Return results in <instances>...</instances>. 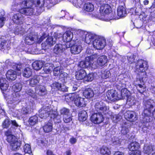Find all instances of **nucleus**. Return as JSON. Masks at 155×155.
<instances>
[{
	"label": "nucleus",
	"instance_id": "nucleus-54",
	"mask_svg": "<svg viewBox=\"0 0 155 155\" xmlns=\"http://www.w3.org/2000/svg\"><path fill=\"white\" fill-rule=\"evenodd\" d=\"M24 150L25 153L29 154L31 152L30 146L28 144L25 145L24 147Z\"/></svg>",
	"mask_w": 155,
	"mask_h": 155
},
{
	"label": "nucleus",
	"instance_id": "nucleus-25",
	"mask_svg": "<svg viewBox=\"0 0 155 155\" xmlns=\"http://www.w3.org/2000/svg\"><path fill=\"white\" fill-rule=\"evenodd\" d=\"M129 92L126 88H123L121 91L120 95H118V99H124L127 98L129 95Z\"/></svg>",
	"mask_w": 155,
	"mask_h": 155
},
{
	"label": "nucleus",
	"instance_id": "nucleus-11",
	"mask_svg": "<svg viewBox=\"0 0 155 155\" xmlns=\"http://www.w3.org/2000/svg\"><path fill=\"white\" fill-rule=\"evenodd\" d=\"M106 95L107 98L111 101H115L118 99V95H117V92L113 90L107 91Z\"/></svg>",
	"mask_w": 155,
	"mask_h": 155
},
{
	"label": "nucleus",
	"instance_id": "nucleus-58",
	"mask_svg": "<svg viewBox=\"0 0 155 155\" xmlns=\"http://www.w3.org/2000/svg\"><path fill=\"white\" fill-rule=\"evenodd\" d=\"M11 123L12 128L14 129H16L19 126V125L15 120H11Z\"/></svg>",
	"mask_w": 155,
	"mask_h": 155
},
{
	"label": "nucleus",
	"instance_id": "nucleus-18",
	"mask_svg": "<svg viewBox=\"0 0 155 155\" xmlns=\"http://www.w3.org/2000/svg\"><path fill=\"white\" fill-rule=\"evenodd\" d=\"M155 147L151 144H145L143 148V152L144 153L149 154L154 150Z\"/></svg>",
	"mask_w": 155,
	"mask_h": 155
},
{
	"label": "nucleus",
	"instance_id": "nucleus-22",
	"mask_svg": "<svg viewBox=\"0 0 155 155\" xmlns=\"http://www.w3.org/2000/svg\"><path fill=\"white\" fill-rule=\"evenodd\" d=\"M84 96L87 98H90L93 97L94 93L93 90L91 88H86L83 92Z\"/></svg>",
	"mask_w": 155,
	"mask_h": 155
},
{
	"label": "nucleus",
	"instance_id": "nucleus-60",
	"mask_svg": "<svg viewBox=\"0 0 155 155\" xmlns=\"http://www.w3.org/2000/svg\"><path fill=\"white\" fill-rule=\"evenodd\" d=\"M137 86H138L141 89H137V90L139 93H142L144 91L145 88L142 85L139 84H137Z\"/></svg>",
	"mask_w": 155,
	"mask_h": 155
},
{
	"label": "nucleus",
	"instance_id": "nucleus-32",
	"mask_svg": "<svg viewBox=\"0 0 155 155\" xmlns=\"http://www.w3.org/2000/svg\"><path fill=\"white\" fill-rule=\"evenodd\" d=\"M34 2L31 0H24L21 3V7L25 8H30L32 6Z\"/></svg>",
	"mask_w": 155,
	"mask_h": 155
},
{
	"label": "nucleus",
	"instance_id": "nucleus-62",
	"mask_svg": "<svg viewBox=\"0 0 155 155\" xmlns=\"http://www.w3.org/2000/svg\"><path fill=\"white\" fill-rule=\"evenodd\" d=\"M0 50L4 48V45L5 44L6 41L3 39L0 38Z\"/></svg>",
	"mask_w": 155,
	"mask_h": 155
},
{
	"label": "nucleus",
	"instance_id": "nucleus-48",
	"mask_svg": "<svg viewBox=\"0 0 155 155\" xmlns=\"http://www.w3.org/2000/svg\"><path fill=\"white\" fill-rule=\"evenodd\" d=\"M11 124V120L9 119H6L3 122L2 126L4 128H7L9 127Z\"/></svg>",
	"mask_w": 155,
	"mask_h": 155
},
{
	"label": "nucleus",
	"instance_id": "nucleus-53",
	"mask_svg": "<svg viewBox=\"0 0 155 155\" xmlns=\"http://www.w3.org/2000/svg\"><path fill=\"white\" fill-rule=\"evenodd\" d=\"M12 67L14 69L20 71L22 68V65L20 63H14L13 64Z\"/></svg>",
	"mask_w": 155,
	"mask_h": 155
},
{
	"label": "nucleus",
	"instance_id": "nucleus-31",
	"mask_svg": "<svg viewBox=\"0 0 155 155\" xmlns=\"http://www.w3.org/2000/svg\"><path fill=\"white\" fill-rule=\"evenodd\" d=\"M79 120L82 122L85 121L87 117V113L85 110L81 111L79 114Z\"/></svg>",
	"mask_w": 155,
	"mask_h": 155
},
{
	"label": "nucleus",
	"instance_id": "nucleus-42",
	"mask_svg": "<svg viewBox=\"0 0 155 155\" xmlns=\"http://www.w3.org/2000/svg\"><path fill=\"white\" fill-rule=\"evenodd\" d=\"M5 12L1 11L0 13V27H2L4 25L6 20L5 18L4 17Z\"/></svg>",
	"mask_w": 155,
	"mask_h": 155
},
{
	"label": "nucleus",
	"instance_id": "nucleus-37",
	"mask_svg": "<svg viewBox=\"0 0 155 155\" xmlns=\"http://www.w3.org/2000/svg\"><path fill=\"white\" fill-rule=\"evenodd\" d=\"M52 124L51 122H48L43 127L44 131L46 133L51 132L52 130Z\"/></svg>",
	"mask_w": 155,
	"mask_h": 155
},
{
	"label": "nucleus",
	"instance_id": "nucleus-1",
	"mask_svg": "<svg viewBox=\"0 0 155 155\" xmlns=\"http://www.w3.org/2000/svg\"><path fill=\"white\" fill-rule=\"evenodd\" d=\"M96 110L99 113L92 114L91 119L92 122L94 124H100L103 121L104 118L101 113L104 112L107 110L105 104L102 102L97 103L95 105Z\"/></svg>",
	"mask_w": 155,
	"mask_h": 155
},
{
	"label": "nucleus",
	"instance_id": "nucleus-61",
	"mask_svg": "<svg viewBox=\"0 0 155 155\" xmlns=\"http://www.w3.org/2000/svg\"><path fill=\"white\" fill-rule=\"evenodd\" d=\"M9 85L7 83H5L2 84V86H0V88L2 90H6L8 87Z\"/></svg>",
	"mask_w": 155,
	"mask_h": 155
},
{
	"label": "nucleus",
	"instance_id": "nucleus-43",
	"mask_svg": "<svg viewBox=\"0 0 155 155\" xmlns=\"http://www.w3.org/2000/svg\"><path fill=\"white\" fill-rule=\"evenodd\" d=\"M76 95L74 94H68L65 96V100L67 102L74 101Z\"/></svg>",
	"mask_w": 155,
	"mask_h": 155
},
{
	"label": "nucleus",
	"instance_id": "nucleus-34",
	"mask_svg": "<svg viewBox=\"0 0 155 155\" xmlns=\"http://www.w3.org/2000/svg\"><path fill=\"white\" fill-rule=\"evenodd\" d=\"M137 72H138V74L140 83L143 82L147 76L146 71H137Z\"/></svg>",
	"mask_w": 155,
	"mask_h": 155
},
{
	"label": "nucleus",
	"instance_id": "nucleus-40",
	"mask_svg": "<svg viewBox=\"0 0 155 155\" xmlns=\"http://www.w3.org/2000/svg\"><path fill=\"white\" fill-rule=\"evenodd\" d=\"M28 122L31 125L33 126L38 123V118L36 115L32 116L29 119Z\"/></svg>",
	"mask_w": 155,
	"mask_h": 155
},
{
	"label": "nucleus",
	"instance_id": "nucleus-10",
	"mask_svg": "<svg viewBox=\"0 0 155 155\" xmlns=\"http://www.w3.org/2000/svg\"><path fill=\"white\" fill-rule=\"evenodd\" d=\"M107 61V57L104 55H102L99 57L97 60V64L96 62H94L93 63H95V65H96V68L98 67L99 66H102L105 65Z\"/></svg>",
	"mask_w": 155,
	"mask_h": 155
},
{
	"label": "nucleus",
	"instance_id": "nucleus-24",
	"mask_svg": "<svg viewBox=\"0 0 155 155\" xmlns=\"http://www.w3.org/2000/svg\"><path fill=\"white\" fill-rule=\"evenodd\" d=\"M35 93L38 95L42 96L45 95L46 93L45 87L43 86L37 87L35 88Z\"/></svg>",
	"mask_w": 155,
	"mask_h": 155
},
{
	"label": "nucleus",
	"instance_id": "nucleus-56",
	"mask_svg": "<svg viewBox=\"0 0 155 155\" xmlns=\"http://www.w3.org/2000/svg\"><path fill=\"white\" fill-rule=\"evenodd\" d=\"M54 120L55 123H59L61 122V116L60 115L56 114H54Z\"/></svg>",
	"mask_w": 155,
	"mask_h": 155
},
{
	"label": "nucleus",
	"instance_id": "nucleus-5",
	"mask_svg": "<svg viewBox=\"0 0 155 155\" xmlns=\"http://www.w3.org/2000/svg\"><path fill=\"white\" fill-rule=\"evenodd\" d=\"M93 45L97 50L102 49L106 45L105 40L103 37H98L93 41Z\"/></svg>",
	"mask_w": 155,
	"mask_h": 155
},
{
	"label": "nucleus",
	"instance_id": "nucleus-8",
	"mask_svg": "<svg viewBox=\"0 0 155 155\" xmlns=\"http://www.w3.org/2000/svg\"><path fill=\"white\" fill-rule=\"evenodd\" d=\"M124 115L126 119L131 122L135 121L137 119L136 113L134 111H127Z\"/></svg>",
	"mask_w": 155,
	"mask_h": 155
},
{
	"label": "nucleus",
	"instance_id": "nucleus-27",
	"mask_svg": "<svg viewBox=\"0 0 155 155\" xmlns=\"http://www.w3.org/2000/svg\"><path fill=\"white\" fill-rule=\"evenodd\" d=\"M129 126L125 124L123 125L121 131V134L125 135L126 137L128 138H130L129 137L130 136L129 134H128L129 132Z\"/></svg>",
	"mask_w": 155,
	"mask_h": 155
},
{
	"label": "nucleus",
	"instance_id": "nucleus-14",
	"mask_svg": "<svg viewBox=\"0 0 155 155\" xmlns=\"http://www.w3.org/2000/svg\"><path fill=\"white\" fill-rule=\"evenodd\" d=\"M35 9L31 8H25L19 10V12L27 15H34Z\"/></svg>",
	"mask_w": 155,
	"mask_h": 155
},
{
	"label": "nucleus",
	"instance_id": "nucleus-23",
	"mask_svg": "<svg viewBox=\"0 0 155 155\" xmlns=\"http://www.w3.org/2000/svg\"><path fill=\"white\" fill-rule=\"evenodd\" d=\"M43 66V63L41 61H35L32 64L33 69L37 71L41 69Z\"/></svg>",
	"mask_w": 155,
	"mask_h": 155
},
{
	"label": "nucleus",
	"instance_id": "nucleus-3",
	"mask_svg": "<svg viewBox=\"0 0 155 155\" xmlns=\"http://www.w3.org/2000/svg\"><path fill=\"white\" fill-rule=\"evenodd\" d=\"M93 58V56L87 57L84 61L79 62V66L82 68H86L89 66L95 68L96 65H95V63H92L93 61L92 59Z\"/></svg>",
	"mask_w": 155,
	"mask_h": 155
},
{
	"label": "nucleus",
	"instance_id": "nucleus-21",
	"mask_svg": "<svg viewBox=\"0 0 155 155\" xmlns=\"http://www.w3.org/2000/svg\"><path fill=\"white\" fill-rule=\"evenodd\" d=\"M82 48L81 45L74 44L71 48V52L72 54H78L81 52Z\"/></svg>",
	"mask_w": 155,
	"mask_h": 155
},
{
	"label": "nucleus",
	"instance_id": "nucleus-4",
	"mask_svg": "<svg viewBox=\"0 0 155 155\" xmlns=\"http://www.w3.org/2000/svg\"><path fill=\"white\" fill-rule=\"evenodd\" d=\"M53 111L50 109V106H44L39 110V116L41 118L45 119L50 114H52Z\"/></svg>",
	"mask_w": 155,
	"mask_h": 155
},
{
	"label": "nucleus",
	"instance_id": "nucleus-64",
	"mask_svg": "<svg viewBox=\"0 0 155 155\" xmlns=\"http://www.w3.org/2000/svg\"><path fill=\"white\" fill-rule=\"evenodd\" d=\"M114 118H115V122H117L120 120L122 118V117L120 115H115V117H114Z\"/></svg>",
	"mask_w": 155,
	"mask_h": 155
},
{
	"label": "nucleus",
	"instance_id": "nucleus-52",
	"mask_svg": "<svg viewBox=\"0 0 155 155\" xmlns=\"http://www.w3.org/2000/svg\"><path fill=\"white\" fill-rule=\"evenodd\" d=\"M53 73L54 75L55 76L59 75L60 74H62V71L60 67L59 66L55 68H54Z\"/></svg>",
	"mask_w": 155,
	"mask_h": 155
},
{
	"label": "nucleus",
	"instance_id": "nucleus-57",
	"mask_svg": "<svg viewBox=\"0 0 155 155\" xmlns=\"http://www.w3.org/2000/svg\"><path fill=\"white\" fill-rule=\"evenodd\" d=\"M22 31H23V29L20 26L18 25L16 28L15 30V33L16 34L17 33H18V34H21L23 32Z\"/></svg>",
	"mask_w": 155,
	"mask_h": 155
},
{
	"label": "nucleus",
	"instance_id": "nucleus-7",
	"mask_svg": "<svg viewBox=\"0 0 155 155\" xmlns=\"http://www.w3.org/2000/svg\"><path fill=\"white\" fill-rule=\"evenodd\" d=\"M38 39V36L33 32H31L27 34L25 38V41L27 44L30 45L37 41Z\"/></svg>",
	"mask_w": 155,
	"mask_h": 155
},
{
	"label": "nucleus",
	"instance_id": "nucleus-63",
	"mask_svg": "<svg viewBox=\"0 0 155 155\" xmlns=\"http://www.w3.org/2000/svg\"><path fill=\"white\" fill-rule=\"evenodd\" d=\"M8 81L4 78L0 76V86H2V84L5 83H7Z\"/></svg>",
	"mask_w": 155,
	"mask_h": 155
},
{
	"label": "nucleus",
	"instance_id": "nucleus-12",
	"mask_svg": "<svg viewBox=\"0 0 155 155\" xmlns=\"http://www.w3.org/2000/svg\"><path fill=\"white\" fill-rule=\"evenodd\" d=\"M6 77L9 81H14L17 78L16 72L12 70L8 71L6 74Z\"/></svg>",
	"mask_w": 155,
	"mask_h": 155
},
{
	"label": "nucleus",
	"instance_id": "nucleus-19",
	"mask_svg": "<svg viewBox=\"0 0 155 155\" xmlns=\"http://www.w3.org/2000/svg\"><path fill=\"white\" fill-rule=\"evenodd\" d=\"M111 11L110 7L108 4H104L100 7V11L103 15L110 13Z\"/></svg>",
	"mask_w": 155,
	"mask_h": 155
},
{
	"label": "nucleus",
	"instance_id": "nucleus-20",
	"mask_svg": "<svg viewBox=\"0 0 155 155\" xmlns=\"http://www.w3.org/2000/svg\"><path fill=\"white\" fill-rule=\"evenodd\" d=\"M118 15L120 17L125 16L127 14V11L125 7L122 5H120L117 9Z\"/></svg>",
	"mask_w": 155,
	"mask_h": 155
},
{
	"label": "nucleus",
	"instance_id": "nucleus-38",
	"mask_svg": "<svg viewBox=\"0 0 155 155\" xmlns=\"http://www.w3.org/2000/svg\"><path fill=\"white\" fill-rule=\"evenodd\" d=\"M25 93L33 98L37 99L38 98V95H36L35 93V91H34L31 89L27 90L25 91Z\"/></svg>",
	"mask_w": 155,
	"mask_h": 155
},
{
	"label": "nucleus",
	"instance_id": "nucleus-26",
	"mask_svg": "<svg viewBox=\"0 0 155 155\" xmlns=\"http://www.w3.org/2000/svg\"><path fill=\"white\" fill-rule=\"evenodd\" d=\"M73 37L72 33L70 31H67L65 32L63 35V38L65 41H71Z\"/></svg>",
	"mask_w": 155,
	"mask_h": 155
},
{
	"label": "nucleus",
	"instance_id": "nucleus-28",
	"mask_svg": "<svg viewBox=\"0 0 155 155\" xmlns=\"http://www.w3.org/2000/svg\"><path fill=\"white\" fill-rule=\"evenodd\" d=\"M139 147V144L136 141H134L131 143L129 145L128 148L130 150L135 151V152H136L138 151Z\"/></svg>",
	"mask_w": 155,
	"mask_h": 155
},
{
	"label": "nucleus",
	"instance_id": "nucleus-17",
	"mask_svg": "<svg viewBox=\"0 0 155 155\" xmlns=\"http://www.w3.org/2000/svg\"><path fill=\"white\" fill-rule=\"evenodd\" d=\"M86 75L85 71L84 69H81L76 72L75 76L76 79L79 80L84 79Z\"/></svg>",
	"mask_w": 155,
	"mask_h": 155
},
{
	"label": "nucleus",
	"instance_id": "nucleus-9",
	"mask_svg": "<svg viewBox=\"0 0 155 155\" xmlns=\"http://www.w3.org/2000/svg\"><path fill=\"white\" fill-rule=\"evenodd\" d=\"M74 101L75 104L78 107H80L86 106L84 99L80 97L78 94L76 95Z\"/></svg>",
	"mask_w": 155,
	"mask_h": 155
},
{
	"label": "nucleus",
	"instance_id": "nucleus-55",
	"mask_svg": "<svg viewBox=\"0 0 155 155\" xmlns=\"http://www.w3.org/2000/svg\"><path fill=\"white\" fill-rule=\"evenodd\" d=\"M135 58L136 56L134 54H131L130 56H127V59L129 63L130 64H131L134 62Z\"/></svg>",
	"mask_w": 155,
	"mask_h": 155
},
{
	"label": "nucleus",
	"instance_id": "nucleus-6",
	"mask_svg": "<svg viewBox=\"0 0 155 155\" xmlns=\"http://www.w3.org/2000/svg\"><path fill=\"white\" fill-rule=\"evenodd\" d=\"M148 68L147 61L143 60L140 59L136 63V72L137 71H146Z\"/></svg>",
	"mask_w": 155,
	"mask_h": 155
},
{
	"label": "nucleus",
	"instance_id": "nucleus-29",
	"mask_svg": "<svg viewBox=\"0 0 155 155\" xmlns=\"http://www.w3.org/2000/svg\"><path fill=\"white\" fill-rule=\"evenodd\" d=\"M64 49V48L62 44H58L55 46L53 51L54 53L58 54L62 53Z\"/></svg>",
	"mask_w": 155,
	"mask_h": 155
},
{
	"label": "nucleus",
	"instance_id": "nucleus-39",
	"mask_svg": "<svg viewBox=\"0 0 155 155\" xmlns=\"http://www.w3.org/2000/svg\"><path fill=\"white\" fill-rule=\"evenodd\" d=\"M54 68V65L53 64H49L48 65L43 68V70L45 73L48 74L50 73Z\"/></svg>",
	"mask_w": 155,
	"mask_h": 155
},
{
	"label": "nucleus",
	"instance_id": "nucleus-30",
	"mask_svg": "<svg viewBox=\"0 0 155 155\" xmlns=\"http://www.w3.org/2000/svg\"><path fill=\"white\" fill-rule=\"evenodd\" d=\"M39 81V78L37 76L33 77V78L29 79L27 81L29 82V84L32 87H34L38 84Z\"/></svg>",
	"mask_w": 155,
	"mask_h": 155
},
{
	"label": "nucleus",
	"instance_id": "nucleus-13",
	"mask_svg": "<svg viewBox=\"0 0 155 155\" xmlns=\"http://www.w3.org/2000/svg\"><path fill=\"white\" fill-rule=\"evenodd\" d=\"M20 12L15 14L13 16L12 20L14 23L17 24H21L22 23L23 17Z\"/></svg>",
	"mask_w": 155,
	"mask_h": 155
},
{
	"label": "nucleus",
	"instance_id": "nucleus-16",
	"mask_svg": "<svg viewBox=\"0 0 155 155\" xmlns=\"http://www.w3.org/2000/svg\"><path fill=\"white\" fill-rule=\"evenodd\" d=\"M52 87L54 89H56L58 90L63 92H66L68 91V87L64 85H61V84L55 82L53 83L52 84Z\"/></svg>",
	"mask_w": 155,
	"mask_h": 155
},
{
	"label": "nucleus",
	"instance_id": "nucleus-59",
	"mask_svg": "<svg viewBox=\"0 0 155 155\" xmlns=\"http://www.w3.org/2000/svg\"><path fill=\"white\" fill-rule=\"evenodd\" d=\"M67 42L65 44V46L66 48H71L74 44V41H66Z\"/></svg>",
	"mask_w": 155,
	"mask_h": 155
},
{
	"label": "nucleus",
	"instance_id": "nucleus-51",
	"mask_svg": "<svg viewBox=\"0 0 155 155\" xmlns=\"http://www.w3.org/2000/svg\"><path fill=\"white\" fill-rule=\"evenodd\" d=\"M7 141L10 144L14 143L15 141H17V139L15 136L13 135L10 136L7 138Z\"/></svg>",
	"mask_w": 155,
	"mask_h": 155
},
{
	"label": "nucleus",
	"instance_id": "nucleus-47",
	"mask_svg": "<svg viewBox=\"0 0 155 155\" xmlns=\"http://www.w3.org/2000/svg\"><path fill=\"white\" fill-rule=\"evenodd\" d=\"M111 74L109 71L105 70L102 71L101 77L103 79H106L110 77Z\"/></svg>",
	"mask_w": 155,
	"mask_h": 155
},
{
	"label": "nucleus",
	"instance_id": "nucleus-36",
	"mask_svg": "<svg viewBox=\"0 0 155 155\" xmlns=\"http://www.w3.org/2000/svg\"><path fill=\"white\" fill-rule=\"evenodd\" d=\"M10 144L12 150L16 151L19 150L21 145V143L20 142L17 140Z\"/></svg>",
	"mask_w": 155,
	"mask_h": 155
},
{
	"label": "nucleus",
	"instance_id": "nucleus-33",
	"mask_svg": "<svg viewBox=\"0 0 155 155\" xmlns=\"http://www.w3.org/2000/svg\"><path fill=\"white\" fill-rule=\"evenodd\" d=\"M95 38V36L92 34H86L85 38V41L87 44H90Z\"/></svg>",
	"mask_w": 155,
	"mask_h": 155
},
{
	"label": "nucleus",
	"instance_id": "nucleus-15",
	"mask_svg": "<svg viewBox=\"0 0 155 155\" xmlns=\"http://www.w3.org/2000/svg\"><path fill=\"white\" fill-rule=\"evenodd\" d=\"M56 38L54 37H49L46 39L45 43H43L42 44V46H45L47 48L49 47V46L53 45L56 43Z\"/></svg>",
	"mask_w": 155,
	"mask_h": 155
},
{
	"label": "nucleus",
	"instance_id": "nucleus-46",
	"mask_svg": "<svg viewBox=\"0 0 155 155\" xmlns=\"http://www.w3.org/2000/svg\"><path fill=\"white\" fill-rule=\"evenodd\" d=\"M22 87V84L20 83H17L12 86L15 91L17 92L20 91Z\"/></svg>",
	"mask_w": 155,
	"mask_h": 155
},
{
	"label": "nucleus",
	"instance_id": "nucleus-44",
	"mask_svg": "<svg viewBox=\"0 0 155 155\" xmlns=\"http://www.w3.org/2000/svg\"><path fill=\"white\" fill-rule=\"evenodd\" d=\"M84 8L87 12H91L94 9V6L91 3H87L84 5Z\"/></svg>",
	"mask_w": 155,
	"mask_h": 155
},
{
	"label": "nucleus",
	"instance_id": "nucleus-35",
	"mask_svg": "<svg viewBox=\"0 0 155 155\" xmlns=\"http://www.w3.org/2000/svg\"><path fill=\"white\" fill-rule=\"evenodd\" d=\"M32 74V69L29 68H25L22 72V75L26 78L30 77Z\"/></svg>",
	"mask_w": 155,
	"mask_h": 155
},
{
	"label": "nucleus",
	"instance_id": "nucleus-45",
	"mask_svg": "<svg viewBox=\"0 0 155 155\" xmlns=\"http://www.w3.org/2000/svg\"><path fill=\"white\" fill-rule=\"evenodd\" d=\"M60 113L63 117L71 114L70 110L66 108L63 107L60 110Z\"/></svg>",
	"mask_w": 155,
	"mask_h": 155
},
{
	"label": "nucleus",
	"instance_id": "nucleus-50",
	"mask_svg": "<svg viewBox=\"0 0 155 155\" xmlns=\"http://www.w3.org/2000/svg\"><path fill=\"white\" fill-rule=\"evenodd\" d=\"M72 116L71 114L68 115L64 116L63 117V120L65 123H68L70 122L72 120Z\"/></svg>",
	"mask_w": 155,
	"mask_h": 155
},
{
	"label": "nucleus",
	"instance_id": "nucleus-41",
	"mask_svg": "<svg viewBox=\"0 0 155 155\" xmlns=\"http://www.w3.org/2000/svg\"><path fill=\"white\" fill-rule=\"evenodd\" d=\"M100 152L102 155H110L111 153L108 147L105 146H102L101 148Z\"/></svg>",
	"mask_w": 155,
	"mask_h": 155
},
{
	"label": "nucleus",
	"instance_id": "nucleus-49",
	"mask_svg": "<svg viewBox=\"0 0 155 155\" xmlns=\"http://www.w3.org/2000/svg\"><path fill=\"white\" fill-rule=\"evenodd\" d=\"M94 78V75L93 73H90L87 74L85 77L84 80L88 81H92Z\"/></svg>",
	"mask_w": 155,
	"mask_h": 155
},
{
	"label": "nucleus",
	"instance_id": "nucleus-2",
	"mask_svg": "<svg viewBox=\"0 0 155 155\" xmlns=\"http://www.w3.org/2000/svg\"><path fill=\"white\" fill-rule=\"evenodd\" d=\"M143 102L144 115L149 118L152 114L151 111L154 108V103L151 100L144 101Z\"/></svg>",
	"mask_w": 155,
	"mask_h": 155
}]
</instances>
